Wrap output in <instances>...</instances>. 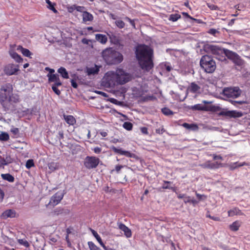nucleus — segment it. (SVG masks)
Returning <instances> with one entry per match:
<instances>
[{
  "mask_svg": "<svg viewBox=\"0 0 250 250\" xmlns=\"http://www.w3.org/2000/svg\"><path fill=\"white\" fill-rule=\"evenodd\" d=\"M135 55L139 64L143 70L148 72L153 68V50L150 46L144 44L138 45Z\"/></svg>",
  "mask_w": 250,
  "mask_h": 250,
  "instance_id": "nucleus-1",
  "label": "nucleus"
},
{
  "mask_svg": "<svg viewBox=\"0 0 250 250\" xmlns=\"http://www.w3.org/2000/svg\"><path fill=\"white\" fill-rule=\"evenodd\" d=\"M102 55L104 60L108 65L119 64L123 60V55L111 47L104 50Z\"/></svg>",
  "mask_w": 250,
  "mask_h": 250,
  "instance_id": "nucleus-2",
  "label": "nucleus"
},
{
  "mask_svg": "<svg viewBox=\"0 0 250 250\" xmlns=\"http://www.w3.org/2000/svg\"><path fill=\"white\" fill-rule=\"evenodd\" d=\"M13 91L12 85L10 83H6L0 87V104L3 107H6V102Z\"/></svg>",
  "mask_w": 250,
  "mask_h": 250,
  "instance_id": "nucleus-3",
  "label": "nucleus"
},
{
  "mask_svg": "<svg viewBox=\"0 0 250 250\" xmlns=\"http://www.w3.org/2000/svg\"><path fill=\"white\" fill-rule=\"evenodd\" d=\"M203 49L207 53H211L217 56L216 58L221 61L226 60L225 57L223 55L225 49L218 45L206 43L204 45Z\"/></svg>",
  "mask_w": 250,
  "mask_h": 250,
  "instance_id": "nucleus-4",
  "label": "nucleus"
},
{
  "mask_svg": "<svg viewBox=\"0 0 250 250\" xmlns=\"http://www.w3.org/2000/svg\"><path fill=\"white\" fill-rule=\"evenodd\" d=\"M200 65L207 73L213 72L216 67V63L213 58L208 55H204L201 59Z\"/></svg>",
  "mask_w": 250,
  "mask_h": 250,
  "instance_id": "nucleus-5",
  "label": "nucleus"
},
{
  "mask_svg": "<svg viewBox=\"0 0 250 250\" xmlns=\"http://www.w3.org/2000/svg\"><path fill=\"white\" fill-rule=\"evenodd\" d=\"M117 76L116 71L107 72L103 79V85L108 88L114 87L115 85H118Z\"/></svg>",
  "mask_w": 250,
  "mask_h": 250,
  "instance_id": "nucleus-6",
  "label": "nucleus"
},
{
  "mask_svg": "<svg viewBox=\"0 0 250 250\" xmlns=\"http://www.w3.org/2000/svg\"><path fill=\"white\" fill-rule=\"evenodd\" d=\"M116 75H118L117 80L118 84H124L131 80V75L121 68L116 70Z\"/></svg>",
  "mask_w": 250,
  "mask_h": 250,
  "instance_id": "nucleus-7",
  "label": "nucleus"
},
{
  "mask_svg": "<svg viewBox=\"0 0 250 250\" xmlns=\"http://www.w3.org/2000/svg\"><path fill=\"white\" fill-rule=\"evenodd\" d=\"M224 54L229 59L231 60L235 64L238 66H241L243 64V60L236 53L229 49H225Z\"/></svg>",
  "mask_w": 250,
  "mask_h": 250,
  "instance_id": "nucleus-8",
  "label": "nucleus"
},
{
  "mask_svg": "<svg viewBox=\"0 0 250 250\" xmlns=\"http://www.w3.org/2000/svg\"><path fill=\"white\" fill-rule=\"evenodd\" d=\"M100 160L95 156H86L84 159L83 164L84 167L88 169L95 168L99 165Z\"/></svg>",
  "mask_w": 250,
  "mask_h": 250,
  "instance_id": "nucleus-9",
  "label": "nucleus"
},
{
  "mask_svg": "<svg viewBox=\"0 0 250 250\" xmlns=\"http://www.w3.org/2000/svg\"><path fill=\"white\" fill-rule=\"evenodd\" d=\"M241 91L238 87H227L224 89L223 94L228 98H236L240 96Z\"/></svg>",
  "mask_w": 250,
  "mask_h": 250,
  "instance_id": "nucleus-10",
  "label": "nucleus"
},
{
  "mask_svg": "<svg viewBox=\"0 0 250 250\" xmlns=\"http://www.w3.org/2000/svg\"><path fill=\"white\" fill-rule=\"evenodd\" d=\"M64 193L61 191H59L54 194L50 198L47 206L55 207L59 204L63 199Z\"/></svg>",
  "mask_w": 250,
  "mask_h": 250,
  "instance_id": "nucleus-11",
  "label": "nucleus"
},
{
  "mask_svg": "<svg viewBox=\"0 0 250 250\" xmlns=\"http://www.w3.org/2000/svg\"><path fill=\"white\" fill-rule=\"evenodd\" d=\"M19 71V65H16L13 63H9L6 65L3 68L4 73L8 76L14 75Z\"/></svg>",
  "mask_w": 250,
  "mask_h": 250,
  "instance_id": "nucleus-12",
  "label": "nucleus"
},
{
  "mask_svg": "<svg viewBox=\"0 0 250 250\" xmlns=\"http://www.w3.org/2000/svg\"><path fill=\"white\" fill-rule=\"evenodd\" d=\"M112 150L116 153L122 155H125L128 158H134L136 160L139 159V157L135 154L131 153L128 151L123 150L121 148H116L115 146H112Z\"/></svg>",
  "mask_w": 250,
  "mask_h": 250,
  "instance_id": "nucleus-13",
  "label": "nucleus"
},
{
  "mask_svg": "<svg viewBox=\"0 0 250 250\" xmlns=\"http://www.w3.org/2000/svg\"><path fill=\"white\" fill-rule=\"evenodd\" d=\"M200 166L203 168L216 169L222 167V164L218 162H212L210 161H208L201 164Z\"/></svg>",
  "mask_w": 250,
  "mask_h": 250,
  "instance_id": "nucleus-14",
  "label": "nucleus"
},
{
  "mask_svg": "<svg viewBox=\"0 0 250 250\" xmlns=\"http://www.w3.org/2000/svg\"><path fill=\"white\" fill-rule=\"evenodd\" d=\"M47 77L48 78L49 83L54 82V84H56V85H62V83L61 82L59 76L57 74H48Z\"/></svg>",
  "mask_w": 250,
  "mask_h": 250,
  "instance_id": "nucleus-15",
  "label": "nucleus"
},
{
  "mask_svg": "<svg viewBox=\"0 0 250 250\" xmlns=\"http://www.w3.org/2000/svg\"><path fill=\"white\" fill-rule=\"evenodd\" d=\"M118 228L123 231L124 235L127 238H130L132 236V232L131 229L122 223H118Z\"/></svg>",
  "mask_w": 250,
  "mask_h": 250,
  "instance_id": "nucleus-16",
  "label": "nucleus"
},
{
  "mask_svg": "<svg viewBox=\"0 0 250 250\" xmlns=\"http://www.w3.org/2000/svg\"><path fill=\"white\" fill-rule=\"evenodd\" d=\"M101 66L95 64L93 67H87L86 68V73L88 76L95 75L98 74L100 71Z\"/></svg>",
  "mask_w": 250,
  "mask_h": 250,
  "instance_id": "nucleus-17",
  "label": "nucleus"
},
{
  "mask_svg": "<svg viewBox=\"0 0 250 250\" xmlns=\"http://www.w3.org/2000/svg\"><path fill=\"white\" fill-rule=\"evenodd\" d=\"M201 87L195 83H191L188 88V90L193 93H199L200 92Z\"/></svg>",
  "mask_w": 250,
  "mask_h": 250,
  "instance_id": "nucleus-18",
  "label": "nucleus"
},
{
  "mask_svg": "<svg viewBox=\"0 0 250 250\" xmlns=\"http://www.w3.org/2000/svg\"><path fill=\"white\" fill-rule=\"evenodd\" d=\"M63 117L66 123L69 125H73L76 123L75 118L72 115L63 114Z\"/></svg>",
  "mask_w": 250,
  "mask_h": 250,
  "instance_id": "nucleus-19",
  "label": "nucleus"
},
{
  "mask_svg": "<svg viewBox=\"0 0 250 250\" xmlns=\"http://www.w3.org/2000/svg\"><path fill=\"white\" fill-rule=\"evenodd\" d=\"M220 114L221 115H225L230 117H240L242 115V114L241 113L238 112H236L233 111H222L220 112Z\"/></svg>",
  "mask_w": 250,
  "mask_h": 250,
  "instance_id": "nucleus-20",
  "label": "nucleus"
},
{
  "mask_svg": "<svg viewBox=\"0 0 250 250\" xmlns=\"http://www.w3.org/2000/svg\"><path fill=\"white\" fill-rule=\"evenodd\" d=\"M9 53L10 56L17 62H21L22 61V58L14 50H10L9 51Z\"/></svg>",
  "mask_w": 250,
  "mask_h": 250,
  "instance_id": "nucleus-21",
  "label": "nucleus"
},
{
  "mask_svg": "<svg viewBox=\"0 0 250 250\" xmlns=\"http://www.w3.org/2000/svg\"><path fill=\"white\" fill-rule=\"evenodd\" d=\"M82 17L84 22L91 21L93 20V15L87 11L83 12Z\"/></svg>",
  "mask_w": 250,
  "mask_h": 250,
  "instance_id": "nucleus-22",
  "label": "nucleus"
},
{
  "mask_svg": "<svg viewBox=\"0 0 250 250\" xmlns=\"http://www.w3.org/2000/svg\"><path fill=\"white\" fill-rule=\"evenodd\" d=\"M95 39L102 44H105L107 42V38L105 35L97 34L95 35Z\"/></svg>",
  "mask_w": 250,
  "mask_h": 250,
  "instance_id": "nucleus-23",
  "label": "nucleus"
},
{
  "mask_svg": "<svg viewBox=\"0 0 250 250\" xmlns=\"http://www.w3.org/2000/svg\"><path fill=\"white\" fill-rule=\"evenodd\" d=\"M182 125L186 129L191 130L193 131L197 130L199 128L198 125L195 124H189L187 123H184L182 124Z\"/></svg>",
  "mask_w": 250,
  "mask_h": 250,
  "instance_id": "nucleus-24",
  "label": "nucleus"
},
{
  "mask_svg": "<svg viewBox=\"0 0 250 250\" xmlns=\"http://www.w3.org/2000/svg\"><path fill=\"white\" fill-rule=\"evenodd\" d=\"M228 213L229 216H233L234 215H241L243 214L241 211L237 208H234L231 209H230L228 211Z\"/></svg>",
  "mask_w": 250,
  "mask_h": 250,
  "instance_id": "nucleus-25",
  "label": "nucleus"
},
{
  "mask_svg": "<svg viewBox=\"0 0 250 250\" xmlns=\"http://www.w3.org/2000/svg\"><path fill=\"white\" fill-rule=\"evenodd\" d=\"M16 215V212L12 209H8L4 211L2 214V216L3 218L8 217H14Z\"/></svg>",
  "mask_w": 250,
  "mask_h": 250,
  "instance_id": "nucleus-26",
  "label": "nucleus"
},
{
  "mask_svg": "<svg viewBox=\"0 0 250 250\" xmlns=\"http://www.w3.org/2000/svg\"><path fill=\"white\" fill-rule=\"evenodd\" d=\"M241 226L239 221H235L229 226V229L233 231H237Z\"/></svg>",
  "mask_w": 250,
  "mask_h": 250,
  "instance_id": "nucleus-27",
  "label": "nucleus"
},
{
  "mask_svg": "<svg viewBox=\"0 0 250 250\" xmlns=\"http://www.w3.org/2000/svg\"><path fill=\"white\" fill-rule=\"evenodd\" d=\"M20 101V99L19 96L17 94H14L12 92V94L9 96L7 102L9 103H17L19 102Z\"/></svg>",
  "mask_w": 250,
  "mask_h": 250,
  "instance_id": "nucleus-28",
  "label": "nucleus"
},
{
  "mask_svg": "<svg viewBox=\"0 0 250 250\" xmlns=\"http://www.w3.org/2000/svg\"><path fill=\"white\" fill-rule=\"evenodd\" d=\"M18 49L20 50L23 55L25 57H30L32 55V53L28 49L24 48L22 46L19 45Z\"/></svg>",
  "mask_w": 250,
  "mask_h": 250,
  "instance_id": "nucleus-29",
  "label": "nucleus"
},
{
  "mask_svg": "<svg viewBox=\"0 0 250 250\" xmlns=\"http://www.w3.org/2000/svg\"><path fill=\"white\" fill-rule=\"evenodd\" d=\"M58 72L60 74V75L63 78H69L68 73L64 67H61L60 68L58 69Z\"/></svg>",
  "mask_w": 250,
  "mask_h": 250,
  "instance_id": "nucleus-30",
  "label": "nucleus"
},
{
  "mask_svg": "<svg viewBox=\"0 0 250 250\" xmlns=\"http://www.w3.org/2000/svg\"><path fill=\"white\" fill-rule=\"evenodd\" d=\"M247 165L246 163L245 162L239 163L238 162H235L233 163H231L229 165V168L231 170H233L235 169L242 167L244 166Z\"/></svg>",
  "mask_w": 250,
  "mask_h": 250,
  "instance_id": "nucleus-31",
  "label": "nucleus"
},
{
  "mask_svg": "<svg viewBox=\"0 0 250 250\" xmlns=\"http://www.w3.org/2000/svg\"><path fill=\"white\" fill-rule=\"evenodd\" d=\"M92 233L93 235L94 236V237L96 238L98 242L99 243L100 245L104 249H106L105 245L104 244V243L102 241V240L101 238V237L99 236V235L98 234V233L95 231L94 230H92Z\"/></svg>",
  "mask_w": 250,
  "mask_h": 250,
  "instance_id": "nucleus-32",
  "label": "nucleus"
},
{
  "mask_svg": "<svg viewBox=\"0 0 250 250\" xmlns=\"http://www.w3.org/2000/svg\"><path fill=\"white\" fill-rule=\"evenodd\" d=\"M1 177L2 179L9 182H13L15 180L14 176L9 173L2 174Z\"/></svg>",
  "mask_w": 250,
  "mask_h": 250,
  "instance_id": "nucleus-33",
  "label": "nucleus"
},
{
  "mask_svg": "<svg viewBox=\"0 0 250 250\" xmlns=\"http://www.w3.org/2000/svg\"><path fill=\"white\" fill-rule=\"evenodd\" d=\"M51 213L53 215H61L64 213V209L61 207L57 208Z\"/></svg>",
  "mask_w": 250,
  "mask_h": 250,
  "instance_id": "nucleus-34",
  "label": "nucleus"
},
{
  "mask_svg": "<svg viewBox=\"0 0 250 250\" xmlns=\"http://www.w3.org/2000/svg\"><path fill=\"white\" fill-rule=\"evenodd\" d=\"M47 4V8L52 11L54 13H58V11L55 8V3H52L49 0H45Z\"/></svg>",
  "mask_w": 250,
  "mask_h": 250,
  "instance_id": "nucleus-35",
  "label": "nucleus"
},
{
  "mask_svg": "<svg viewBox=\"0 0 250 250\" xmlns=\"http://www.w3.org/2000/svg\"><path fill=\"white\" fill-rule=\"evenodd\" d=\"M181 18V16L180 14H172L170 15L168 20L170 21H172L173 22H175L177 21L179 19Z\"/></svg>",
  "mask_w": 250,
  "mask_h": 250,
  "instance_id": "nucleus-36",
  "label": "nucleus"
},
{
  "mask_svg": "<svg viewBox=\"0 0 250 250\" xmlns=\"http://www.w3.org/2000/svg\"><path fill=\"white\" fill-rule=\"evenodd\" d=\"M189 108L192 110H204L205 109V107L201 104H196L191 106Z\"/></svg>",
  "mask_w": 250,
  "mask_h": 250,
  "instance_id": "nucleus-37",
  "label": "nucleus"
},
{
  "mask_svg": "<svg viewBox=\"0 0 250 250\" xmlns=\"http://www.w3.org/2000/svg\"><path fill=\"white\" fill-rule=\"evenodd\" d=\"M48 166L49 169L52 171H55L59 168L58 163L54 162L49 163Z\"/></svg>",
  "mask_w": 250,
  "mask_h": 250,
  "instance_id": "nucleus-38",
  "label": "nucleus"
},
{
  "mask_svg": "<svg viewBox=\"0 0 250 250\" xmlns=\"http://www.w3.org/2000/svg\"><path fill=\"white\" fill-rule=\"evenodd\" d=\"M170 184H171V182L170 181H164V184L162 187V188L163 189H172V190L174 191V188L168 185Z\"/></svg>",
  "mask_w": 250,
  "mask_h": 250,
  "instance_id": "nucleus-39",
  "label": "nucleus"
},
{
  "mask_svg": "<svg viewBox=\"0 0 250 250\" xmlns=\"http://www.w3.org/2000/svg\"><path fill=\"white\" fill-rule=\"evenodd\" d=\"M123 126L126 130L130 131L132 129L133 124L129 122H125L123 125Z\"/></svg>",
  "mask_w": 250,
  "mask_h": 250,
  "instance_id": "nucleus-40",
  "label": "nucleus"
},
{
  "mask_svg": "<svg viewBox=\"0 0 250 250\" xmlns=\"http://www.w3.org/2000/svg\"><path fill=\"white\" fill-rule=\"evenodd\" d=\"M9 139V136L6 132H2L0 134V141H7Z\"/></svg>",
  "mask_w": 250,
  "mask_h": 250,
  "instance_id": "nucleus-41",
  "label": "nucleus"
},
{
  "mask_svg": "<svg viewBox=\"0 0 250 250\" xmlns=\"http://www.w3.org/2000/svg\"><path fill=\"white\" fill-rule=\"evenodd\" d=\"M162 113L166 116H170L173 114V112L170 109L167 107H164L162 109Z\"/></svg>",
  "mask_w": 250,
  "mask_h": 250,
  "instance_id": "nucleus-42",
  "label": "nucleus"
},
{
  "mask_svg": "<svg viewBox=\"0 0 250 250\" xmlns=\"http://www.w3.org/2000/svg\"><path fill=\"white\" fill-rule=\"evenodd\" d=\"M88 245L90 250H101L100 248L96 246L92 241L88 242Z\"/></svg>",
  "mask_w": 250,
  "mask_h": 250,
  "instance_id": "nucleus-43",
  "label": "nucleus"
},
{
  "mask_svg": "<svg viewBox=\"0 0 250 250\" xmlns=\"http://www.w3.org/2000/svg\"><path fill=\"white\" fill-rule=\"evenodd\" d=\"M115 23L116 25L120 29L123 28L125 26V23L122 20H117Z\"/></svg>",
  "mask_w": 250,
  "mask_h": 250,
  "instance_id": "nucleus-44",
  "label": "nucleus"
},
{
  "mask_svg": "<svg viewBox=\"0 0 250 250\" xmlns=\"http://www.w3.org/2000/svg\"><path fill=\"white\" fill-rule=\"evenodd\" d=\"M34 166L35 165L33 160L29 159L26 161L25 166L27 169H29L31 167H34Z\"/></svg>",
  "mask_w": 250,
  "mask_h": 250,
  "instance_id": "nucleus-45",
  "label": "nucleus"
},
{
  "mask_svg": "<svg viewBox=\"0 0 250 250\" xmlns=\"http://www.w3.org/2000/svg\"><path fill=\"white\" fill-rule=\"evenodd\" d=\"M4 158L5 162L6 165H8L10 164H11L13 162V159L10 155H6Z\"/></svg>",
  "mask_w": 250,
  "mask_h": 250,
  "instance_id": "nucleus-46",
  "label": "nucleus"
},
{
  "mask_svg": "<svg viewBox=\"0 0 250 250\" xmlns=\"http://www.w3.org/2000/svg\"><path fill=\"white\" fill-rule=\"evenodd\" d=\"M60 85H56V84H53L52 86V89L53 91L57 95H60L61 94V91L57 88Z\"/></svg>",
  "mask_w": 250,
  "mask_h": 250,
  "instance_id": "nucleus-47",
  "label": "nucleus"
},
{
  "mask_svg": "<svg viewBox=\"0 0 250 250\" xmlns=\"http://www.w3.org/2000/svg\"><path fill=\"white\" fill-rule=\"evenodd\" d=\"M11 132L14 135H17L19 134L20 130L18 128L12 127L10 129Z\"/></svg>",
  "mask_w": 250,
  "mask_h": 250,
  "instance_id": "nucleus-48",
  "label": "nucleus"
},
{
  "mask_svg": "<svg viewBox=\"0 0 250 250\" xmlns=\"http://www.w3.org/2000/svg\"><path fill=\"white\" fill-rule=\"evenodd\" d=\"M67 11L69 13H73L76 10V4H73L71 6H68L67 7Z\"/></svg>",
  "mask_w": 250,
  "mask_h": 250,
  "instance_id": "nucleus-49",
  "label": "nucleus"
},
{
  "mask_svg": "<svg viewBox=\"0 0 250 250\" xmlns=\"http://www.w3.org/2000/svg\"><path fill=\"white\" fill-rule=\"evenodd\" d=\"M166 131L165 129L162 126L161 128H159L156 129V133L159 134H162Z\"/></svg>",
  "mask_w": 250,
  "mask_h": 250,
  "instance_id": "nucleus-50",
  "label": "nucleus"
},
{
  "mask_svg": "<svg viewBox=\"0 0 250 250\" xmlns=\"http://www.w3.org/2000/svg\"><path fill=\"white\" fill-rule=\"evenodd\" d=\"M19 242L21 244L23 245L26 247H29V245L28 242L26 240H23L22 239H20L19 240Z\"/></svg>",
  "mask_w": 250,
  "mask_h": 250,
  "instance_id": "nucleus-51",
  "label": "nucleus"
},
{
  "mask_svg": "<svg viewBox=\"0 0 250 250\" xmlns=\"http://www.w3.org/2000/svg\"><path fill=\"white\" fill-rule=\"evenodd\" d=\"M85 9V7L84 6H78L76 5V10L78 12H84L83 10Z\"/></svg>",
  "mask_w": 250,
  "mask_h": 250,
  "instance_id": "nucleus-52",
  "label": "nucleus"
},
{
  "mask_svg": "<svg viewBox=\"0 0 250 250\" xmlns=\"http://www.w3.org/2000/svg\"><path fill=\"white\" fill-rule=\"evenodd\" d=\"M5 160L4 158L2 157L0 155V167H3L4 166H6V164H5Z\"/></svg>",
  "mask_w": 250,
  "mask_h": 250,
  "instance_id": "nucleus-53",
  "label": "nucleus"
},
{
  "mask_svg": "<svg viewBox=\"0 0 250 250\" xmlns=\"http://www.w3.org/2000/svg\"><path fill=\"white\" fill-rule=\"evenodd\" d=\"M92 150L96 154H100L102 151V148L98 146L94 147Z\"/></svg>",
  "mask_w": 250,
  "mask_h": 250,
  "instance_id": "nucleus-54",
  "label": "nucleus"
},
{
  "mask_svg": "<svg viewBox=\"0 0 250 250\" xmlns=\"http://www.w3.org/2000/svg\"><path fill=\"white\" fill-rule=\"evenodd\" d=\"M141 132L146 135H147L148 134V132L147 130V128L146 127H142L140 128Z\"/></svg>",
  "mask_w": 250,
  "mask_h": 250,
  "instance_id": "nucleus-55",
  "label": "nucleus"
},
{
  "mask_svg": "<svg viewBox=\"0 0 250 250\" xmlns=\"http://www.w3.org/2000/svg\"><path fill=\"white\" fill-rule=\"evenodd\" d=\"M208 33L210 34H211V35H213L214 36H215V34L216 33H219V32L217 30H216L215 29L211 28V29H209V30L208 31Z\"/></svg>",
  "mask_w": 250,
  "mask_h": 250,
  "instance_id": "nucleus-56",
  "label": "nucleus"
},
{
  "mask_svg": "<svg viewBox=\"0 0 250 250\" xmlns=\"http://www.w3.org/2000/svg\"><path fill=\"white\" fill-rule=\"evenodd\" d=\"M182 15L185 16V17L187 18H188V19H190L191 20H194L195 21L196 19L192 18V17H191L188 13L187 12H182Z\"/></svg>",
  "mask_w": 250,
  "mask_h": 250,
  "instance_id": "nucleus-57",
  "label": "nucleus"
},
{
  "mask_svg": "<svg viewBox=\"0 0 250 250\" xmlns=\"http://www.w3.org/2000/svg\"><path fill=\"white\" fill-rule=\"evenodd\" d=\"M208 6L211 10H216L218 8L217 6L214 4H210L208 3Z\"/></svg>",
  "mask_w": 250,
  "mask_h": 250,
  "instance_id": "nucleus-58",
  "label": "nucleus"
},
{
  "mask_svg": "<svg viewBox=\"0 0 250 250\" xmlns=\"http://www.w3.org/2000/svg\"><path fill=\"white\" fill-rule=\"evenodd\" d=\"M4 196V192L0 188V201L1 202Z\"/></svg>",
  "mask_w": 250,
  "mask_h": 250,
  "instance_id": "nucleus-59",
  "label": "nucleus"
},
{
  "mask_svg": "<svg viewBox=\"0 0 250 250\" xmlns=\"http://www.w3.org/2000/svg\"><path fill=\"white\" fill-rule=\"evenodd\" d=\"M71 85L73 87L77 88L78 87V84L74 80H71Z\"/></svg>",
  "mask_w": 250,
  "mask_h": 250,
  "instance_id": "nucleus-60",
  "label": "nucleus"
},
{
  "mask_svg": "<svg viewBox=\"0 0 250 250\" xmlns=\"http://www.w3.org/2000/svg\"><path fill=\"white\" fill-rule=\"evenodd\" d=\"M45 70H46V71H49V73L48 74H53V73L55 72V70L54 69L50 68L48 67H45Z\"/></svg>",
  "mask_w": 250,
  "mask_h": 250,
  "instance_id": "nucleus-61",
  "label": "nucleus"
},
{
  "mask_svg": "<svg viewBox=\"0 0 250 250\" xmlns=\"http://www.w3.org/2000/svg\"><path fill=\"white\" fill-rule=\"evenodd\" d=\"M123 167V166L118 165L116 166L115 170H116V171L117 173H119V171H120V170L121 169V168H122Z\"/></svg>",
  "mask_w": 250,
  "mask_h": 250,
  "instance_id": "nucleus-62",
  "label": "nucleus"
},
{
  "mask_svg": "<svg viewBox=\"0 0 250 250\" xmlns=\"http://www.w3.org/2000/svg\"><path fill=\"white\" fill-rule=\"evenodd\" d=\"M90 40H88L86 38H83L82 40V42L84 44H88Z\"/></svg>",
  "mask_w": 250,
  "mask_h": 250,
  "instance_id": "nucleus-63",
  "label": "nucleus"
},
{
  "mask_svg": "<svg viewBox=\"0 0 250 250\" xmlns=\"http://www.w3.org/2000/svg\"><path fill=\"white\" fill-rule=\"evenodd\" d=\"M65 240H66V241L67 242L68 247H70L71 245V242H70V240L69 239V235H66V236H65Z\"/></svg>",
  "mask_w": 250,
  "mask_h": 250,
  "instance_id": "nucleus-64",
  "label": "nucleus"
}]
</instances>
